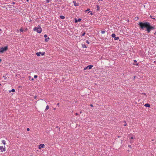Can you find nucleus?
Here are the masks:
<instances>
[{
  "instance_id": "13",
  "label": "nucleus",
  "mask_w": 156,
  "mask_h": 156,
  "mask_svg": "<svg viewBox=\"0 0 156 156\" xmlns=\"http://www.w3.org/2000/svg\"><path fill=\"white\" fill-rule=\"evenodd\" d=\"M112 37L114 38L115 37V34H112Z\"/></svg>"
},
{
  "instance_id": "11",
  "label": "nucleus",
  "mask_w": 156,
  "mask_h": 156,
  "mask_svg": "<svg viewBox=\"0 0 156 156\" xmlns=\"http://www.w3.org/2000/svg\"><path fill=\"white\" fill-rule=\"evenodd\" d=\"M60 17L61 19H63L65 18L64 16H60Z\"/></svg>"
},
{
  "instance_id": "46",
  "label": "nucleus",
  "mask_w": 156,
  "mask_h": 156,
  "mask_svg": "<svg viewBox=\"0 0 156 156\" xmlns=\"http://www.w3.org/2000/svg\"><path fill=\"white\" fill-rule=\"evenodd\" d=\"M98 10H99V6H98Z\"/></svg>"
},
{
  "instance_id": "55",
  "label": "nucleus",
  "mask_w": 156,
  "mask_h": 156,
  "mask_svg": "<svg viewBox=\"0 0 156 156\" xmlns=\"http://www.w3.org/2000/svg\"><path fill=\"white\" fill-rule=\"evenodd\" d=\"M90 12H90H88V13H89Z\"/></svg>"
},
{
  "instance_id": "4",
  "label": "nucleus",
  "mask_w": 156,
  "mask_h": 156,
  "mask_svg": "<svg viewBox=\"0 0 156 156\" xmlns=\"http://www.w3.org/2000/svg\"><path fill=\"white\" fill-rule=\"evenodd\" d=\"M0 150L2 151V152L5 151V147H4L3 146H0Z\"/></svg>"
},
{
  "instance_id": "6",
  "label": "nucleus",
  "mask_w": 156,
  "mask_h": 156,
  "mask_svg": "<svg viewBox=\"0 0 156 156\" xmlns=\"http://www.w3.org/2000/svg\"><path fill=\"white\" fill-rule=\"evenodd\" d=\"M73 3L74 4V5L75 6H78L79 5V3H76V2L75 1H73Z\"/></svg>"
},
{
  "instance_id": "56",
  "label": "nucleus",
  "mask_w": 156,
  "mask_h": 156,
  "mask_svg": "<svg viewBox=\"0 0 156 156\" xmlns=\"http://www.w3.org/2000/svg\"><path fill=\"white\" fill-rule=\"evenodd\" d=\"M120 137V136H118V137Z\"/></svg>"
},
{
  "instance_id": "41",
  "label": "nucleus",
  "mask_w": 156,
  "mask_h": 156,
  "mask_svg": "<svg viewBox=\"0 0 156 156\" xmlns=\"http://www.w3.org/2000/svg\"><path fill=\"white\" fill-rule=\"evenodd\" d=\"M31 80H33L34 79V78H32L31 79Z\"/></svg>"
},
{
  "instance_id": "5",
  "label": "nucleus",
  "mask_w": 156,
  "mask_h": 156,
  "mask_svg": "<svg viewBox=\"0 0 156 156\" xmlns=\"http://www.w3.org/2000/svg\"><path fill=\"white\" fill-rule=\"evenodd\" d=\"M44 146V144H40L39 145V149H41V148H43Z\"/></svg>"
},
{
  "instance_id": "15",
  "label": "nucleus",
  "mask_w": 156,
  "mask_h": 156,
  "mask_svg": "<svg viewBox=\"0 0 156 156\" xmlns=\"http://www.w3.org/2000/svg\"><path fill=\"white\" fill-rule=\"evenodd\" d=\"M82 47L83 48H86V45L85 44H82Z\"/></svg>"
},
{
  "instance_id": "24",
  "label": "nucleus",
  "mask_w": 156,
  "mask_h": 156,
  "mask_svg": "<svg viewBox=\"0 0 156 156\" xmlns=\"http://www.w3.org/2000/svg\"><path fill=\"white\" fill-rule=\"evenodd\" d=\"M90 10V9H87V10H85V12H87V11H89V10Z\"/></svg>"
},
{
  "instance_id": "8",
  "label": "nucleus",
  "mask_w": 156,
  "mask_h": 156,
  "mask_svg": "<svg viewBox=\"0 0 156 156\" xmlns=\"http://www.w3.org/2000/svg\"><path fill=\"white\" fill-rule=\"evenodd\" d=\"M42 31V29H37V32L39 33H41Z\"/></svg>"
},
{
  "instance_id": "58",
  "label": "nucleus",
  "mask_w": 156,
  "mask_h": 156,
  "mask_svg": "<svg viewBox=\"0 0 156 156\" xmlns=\"http://www.w3.org/2000/svg\"><path fill=\"white\" fill-rule=\"evenodd\" d=\"M1 30H0V31Z\"/></svg>"
},
{
  "instance_id": "12",
  "label": "nucleus",
  "mask_w": 156,
  "mask_h": 156,
  "mask_svg": "<svg viewBox=\"0 0 156 156\" xmlns=\"http://www.w3.org/2000/svg\"><path fill=\"white\" fill-rule=\"evenodd\" d=\"M2 142L4 145L5 144V140H2Z\"/></svg>"
},
{
  "instance_id": "50",
  "label": "nucleus",
  "mask_w": 156,
  "mask_h": 156,
  "mask_svg": "<svg viewBox=\"0 0 156 156\" xmlns=\"http://www.w3.org/2000/svg\"><path fill=\"white\" fill-rule=\"evenodd\" d=\"M156 34V32L154 33V35H155Z\"/></svg>"
},
{
  "instance_id": "17",
  "label": "nucleus",
  "mask_w": 156,
  "mask_h": 156,
  "mask_svg": "<svg viewBox=\"0 0 156 156\" xmlns=\"http://www.w3.org/2000/svg\"><path fill=\"white\" fill-rule=\"evenodd\" d=\"M101 34H104L105 33V30H102V31H101Z\"/></svg>"
},
{
  "instance_id": "47",
  "label": "nucleus",
  "mask_w": 156,
  "mask_h": 156,
  "mask_svg": "<svg viewBox=\"0 0 156 156\" xmlns=\"http://www.w3.org/2000/svg\"><path fill=\"white\" fill-rule=\"evenodd\" d=\"M26 1L27 2H28L29 1V0H26Z\"/></svg>"
},
{
  "instance_id": "30",
  "label": "nucleus",
  "mask_w": 156,
  "mask_h": 156,
  "mask_svg": "<svg viewBox=\"0 0 156 156\" xmlns=\"http://www.w3.org/2000/svg\"><path fill=\"white\" fill-rule=\"evenodd\" d=\"M47 37V35L46 34H45V35H44V37H45V38H46V37Z\"/></svg>"
},
{
  "instance_id": "45",
  "label": "nucleus",
  "mask_w": 156,
  "mask_h": 156,
  "mask_svg": "<svg viewBox=\"0 0 156 156\" xmlns=\"http://www.w3.org/2000/svg\"><path fill=\"white\" fill-rule=\"evenodd\" d=\"M90 14L92 15V13L91 12L90 13Z\"/></svg>"
},
{
  "instance_id": "44",
  "label": "nucleus",
  "mask_w": 156,
  "mask_h": 156,
  "mask_svg": "<svg viewBox=\"0 0 156 156\" xmlns=\"http://www.w3.org/2000/svg\"><path fill=\"white\" fill-rule=\"evenodd\" d=\"M136 76H134V79H135V78H136Z\"/></svg>"
},
{
  "instance_id": "7",
  "label": "nucleus",
  "mask_w": 156,
  "mask_h": 156,
  "mask_svg": "<svg viewBox=\"0 0 156 156\" xmlns=\"http://www.w3.org/2000/svg\"><path fill=\"white\" fill-rule=\"evenodd\" d=\"M93 66L91 65H89L88 66H87V67L88 69H90L92 68V67Z\"/></svg>"
},
{
  "instance_id": "37",
  "label": "nucleus",
  "mask_w": 156,
  "mask_h": 156,
  "mask_svg": "<svg viewBox=\"0 0 156 156\" xmlns=\"http://www.w3.org/2000/svg\"><path fill=\"white\" fill-rule=\"evenodd\" d=\"M134 62H135V63H136V62H137V61H136V60H134Z\"/></svg>"
},
{
  "instance_id": "20",
  "label": "nucleus",
  "mask_w": 156,
  "mask_h": 156,
  "mask_svg": "<svg viewBox=\"0 0 156 156\" xmlns=\"http://www.w3.org/2000/svg\"><path fill=\"white\" fill-rule=\"evenodd\" d=\"M20 31H21V32H23V29L22 28H21L20 29Z\"/></svg>"
},
{
  "instance_id": "57",
  "label": "nucleus",
  "mask_w": 156,
  "mask_h": 156,
  "mask_svg": "<svg viewBox=\"0 0 156 156\" xmlns=\"http://www.w3.org/2000/svg\"><path fill=\"white\" fill-rule=\"evenodd\" d=\"M59 103H58V104H57V105H59Z\"/></svg>"
},
{
  "instance_id": "34",
  "label": "nucleus",
  "mask_w": 156,
  "mask_h": 156,
  "mask_svg": "<svg viewBox=\"0 0 156 156\" xmlns=\"http://www.w3.org/2000/svg\"><path fill=\"white\" fill-rule=\"evenodd\" d=\"M11 3L12 4H15V2H12Z\"/></svg>"
},
{
  "instance_id": "51",
  "label": "nucleus",
  "mask_w": 156,
  "mask_h": 156,
  "mask_svg": "<svg viewBox=\"0 0 156 156\" xmlns=\"http://www.w3.org/2000/svg\"><path fill=\"white\" fill-rule=\"evenodd\" d=\"M103 0H98V1H102Z\"/></svg>"
},
{
  "instance_id": "40",
  "label": "nucleus",
  "mask_w": 156,
  "mask_h": 156,
  "mask_svg": "<svg viewBox=\"0 0 156 156\" xmlns=\"http://www.w3.org/2000/svg\"><path fill=\"white\" fill-rule=\"evenodd\" d=\"M75 115H78V114L77 113H76L75 114Z\"/></svg>"
},
{
  "instance_id": "31",
  "label": "nucleus",
  "mask_w": 156,
  "mask_h": 156,
  "mask_svg": "<svg viewBox=\"0 0 156 156\" xmlns=\"http://www.w3.org/2000/svg\"><path fill=\"white\" fill-rule=\"evenodd\" d=\"M88 68H87V67H85V68H84V70H86Z\"/></svg>"
},
{
  "instance_id": "53",
  "label": "nucleus",
  "mask_w": 156,
  "mask_h": 156,
  "mask_svg": "<svg viewBox=\"0 0 156 156\" xmlns=\"http://www.w3.org/2000/svg\"><path fill=\"white\" fill-rule=\"evenodd\" d=\"M150 17H151V18H152V16H150Z\"/></svg>"
},
{
  "instance_id": "1",
  "label": "nucleus",
  "mask_w": 156,
  "mask_h": 156,
  "mask_svg": "<svg viewBox=\"0 0 156 156\" xmlns=\"http://www.w3.org/2000/svg\"><path fill=\"white\" fill-rule=\"evenodd\" d=\"M139 25L142 30H144L145 28H146L145 30L148 33H149L151 30L154 29L155 28V26H152L150 23L148 22H140L139 23Z\"/></svg>"
},
{
  "instance_id": "26",
  "label": "nucleus",
  "mask_w": 156,
  "mask_h": 156,
  "mask_svg": "<svg viewBox=\"0 0 156 156\" xmlns=\"http://www.w3.org/2000/svg\"><path fill=\"white\" fill-rule=\"evenodd\" d=\"M85 32H84L82 34V36H83L85 35Z\"/></svg>"
},
{
  "instance_id": "49",
  "label": "nucleus",
  "mask_w": 156,
  "mask_h": 156,
  "mask_svg": "<svg viewBox=\"0 0 156 156\" xmlns=\"http://www.w3.org/2000/svg\"><path fill=\"white\" fill-rule=\"evenodd\" d=\"M2 61V60L1 59H0V62H1V61Z\"/></svg>"
},
{
  "instance_id": "54",
  "label": "nucleus",
  "mask_w": 156,
  "mask_h": 156,
  "mask_svg": "<svg viewBox=\"0 0 156 156\" xmlns=\"http://www.w3.org/2000/svg\"><path fill=\"white\" fill-rule=\"evenodd\" d=\"M1 83H0V86H1Z\"/></svg>"
},
{
  "instance_id": "2",
  "label": "nucleus",
  "mask_w": 156,
  "mask_h": 156,
  "mask_svg": "<svg viewBox=\"0 0 156 156\" xmlns=\"http://www.w3.org/2000/svg\"><path fill=\"white\" fill-rule=\"evenodd\" d=\"M8 48L7 45L4 47H1L0 48V53H2L5 51H6L8 50Z\"/></svg>"
},
{
  "instance_id": "48",
  "label": "nucleus",
  "mask_w": 156,
  "mask_h": 156,
  "mask_svg": "<svg viewBox=\"0 0 156 156\" xmlns=\"http://www.w3.org/2000/svg\"><path fill=\"white\" fill-rule=\"evenodd\" d=\"M90 106H91V107H93V105H90Z\"/></svg>"
},
{
  "instance_id": "42",
  "label": "nucleus",
  "mask_w": 156,
  "mask_h": 156,
  "mask_svg": "<svg viewBox=\"0 0 156 156\" xmlns=\"http://www.w3.org/2000/svg\"><path fill=\"white\" fill-rule=\"evenodd\" d=\"M96 7H97V8H98V5H96ZM97 9L98 10V9Z\"/></svg>"
},
{
  "instance_id": "21",
  "label": "nucleus",
  "mask_w": 156,
  "mask_h": 156,
  "mask_svg": "<svg viewBox=\"0 0 156 156\" xmlns=\"http://www.w3.org/2000/svg\"><path fill=\"white\" fill-rule=\"evenodd\" d=\"M81 19L80 18H79L77 20L78 22H80L81 21Z\"/></svg>"
},
{
  "instance_id": "36",
  "label": "nucleus",
  "mask_w": 156,
  "mask_h": 156,
  "mask_svg": "<svg viewBox=\"0 0 156 156\" xmlns=\"http://www.w3.org/2000/svg\"><path fill=\"white\" fill-rule=\"evenodd\" d=\"M27 28H26L25 30H24V31H27Z\"/></svg>"
},
{
  "instance_id": "35",
  "label": "nucleus",
  "mask_w": 156,
  "mask_h": 156,
  "mask_svg": "<svg viewBox=\"0 0 156 156\" xmlns=\"http://www.w3.org/2000/svg\"><path fill=\"white\" fill-rule=\"evenodd\" d=\"M134 65H136V66H138V63H136V64H133Z\"/></svg>"
},
{
  "instance_id": "25",
  "label": "nucleus",
  "mask_w": 156,
  "mask_h": 156,
  "mask_svg": "<svg viewBox=\"0 0 156 156\" xmlns=\"http://www.w3.org/2000/svg\"><path fill=\"white\" fill-rule=\"evenodd\" d=\"M37 75H35L34 76V78H37Z\"/></svg>"
},
{
  "instance_id": "39",
  "label": "nucleus",
  "mask_w": 156,
  "mask_h": 156,
  "mask_svg": "<svg viewBox=\"0 0 156 156\" xmlns=\"http://www.w3.org/2000/svg\"><path fill=\"white\" fill-rule=\"evenodd\" d=\"M126 123H125V124H124V126H126Z\"/></svg>"
},
{
  "instance_id": "29",
  "label": "nucleus",
  "mask_w": 156,
  "mask_h": 156,
  "mask_svg": "<svg viewBox=\"0 0 156 156\" xmlns=\"http://www.w3.org/2000/svg\"><path fill=\"white\" fill-rule=\"evenodd\" d=\"M86 42L87 43V44H89V41H88V40L86 41Z\"/></svg>"
},
{
  "instance_id": "18",
  "label": "nucleus",
  "mask_w": 156,
  "mask_h": 156,
  "mask_svg": "<svg viewBox=\"0 0 156 156\" xmlns=\"http://www.w3.org/2000/svg\"><path fill=\"white\" fill-rule=\"evenodd\" d=\"M49 108V107L48 105H47L46 107L45 110H48Z\"/></svg>"
},
{
  "instance_id": "14",
  "label": "nucleus",
  "mask_w": 156,
  "mask_h": 156,
  "mask_svg": "<svg viewBox=\"0 0 156 156\" xmlns=\"http://www.w3.org/2000/svg\"><path fill=\"white\" fill-rule=\"evenodd\" d=\"M37 29H38V28H37V27H35L34 29V31H35L36 30L37 31Z\"/></svg>"
},
{
  "instance_id": "28",
  "label": "nucleus",
  "mask_w": 156,
  "mask_h": 156,
  "mask_svg": "<svg viewBox=\"0 0 156 156\" xmlns=\"http://www.w3.org/2000/svg\"><path fill=\"white\" fill-rule=\"evenodd\" d=\"M50 0H46V1H47L46 2L47 3H49L50 2Z\"/></svg>"
},
{
  "instance_id": "32",
  "label": "nucleus",
  "mask_w": 156,
  "mask_h": 156,
  "mask_svg": "<svg viewBox=\"0 0 156 156\" xmlns=\"http://www.w3.org/2000/svg\"><path fill=\"white\" fill-rule=\"evenodd\" d=\"M130 139H135V138H134L133 136H131L130 138Z\"/></svg>"
},
{
  "instance_id": "16",
  "label": "nucleus",
  "mask_w": 156,
  "mask_h": 156,
  "mask_svg": "<svg viewBox=\"0 0 156 156\" xmlns=\"http://www.w3.org/2000/svg\"><path fill=\"white\" fill-rule=\"evenodd\" d=\"M119 39V37H114V40H118Z\"/></svg>"
},
{
  "instance_id": "52",
  "label": "nucleus",
  "mask_w": 156,
  "mask_h": 156,
  "mask_svg": "<svg viewBox=\"0 0 156 156\" xmlns=\"http://www.w3.org/2000/svg\"><path fill=\"white\" fill-rule=\"evenodd\" d=\"M57 1H58V2L60 1V0H57Z\"/></svg>"
},
{
  "instance_id": "22",
  "label": "nucleus",
  "mask_w": 156,
  "mask_h": 156,
  "mask_svg": "<svg viewBox=\"0 0 156 156\" xmlns=\"http://www.w3.org/2000/svg\"><path fill=\"white\" fill-rule=\"evenodd\" d=\"M3 77H4L5 80H6L7 79V77L6 76V75L5 76H3Z\"/></svg>"
},
{
  "instance_id": "33",
  "label": "nucleus",
  "mask_w": 156,
  "mask_h": 156,
  "mask_svg": "<svg viewBox=\"0 0 156 156\" xmlns=\"http://www.w3.org/2000/svg\"><path fill=\"white\" fill-rule=\"evenodd\" d=\"M27 131H29L30 130V129L29 128H27Z\"/></svg>"
},
{
  "instance_id": "3",
  "label": "nucleus",
  "mask_w": 156,
  "mask_h": 156,
  "mask_svg": "<svg viewBox=\"0 0 156 156\" xmlns=\"http://www.w3.org/2000/svg\"><path fill=\"white\" fill-rule=\"evenodd\" d=\"M36 55L37 56H39L41 55H44L45 54V52H37L36 53Z\"/></svg>"
},
{
  "instance_id": "27",
  "label": "nucleus",
  "mask_w": 156,
  "mask_h": 156,
  "mask_svg": "<svg viewBox=\"0 0 156 156\" xmlns=\"http://www.w3.org/2000/svg\"><path fill=\"white\" fill-rule=\"evenodd\" d=\"M75 23L77 22H78L77 20L76 19H75Z\"/></svg>"
},
{
  "instance_id": "38",
  "label": "nucleus",
  "mask_w": 156,
  "mask_h": 156,
  "mask_svg": "<svg viewBox=\"0 0 156 156\" xmlns=\"http://www.w3.org/2000/svg\"><path fill=\"white\" fill-rule=\"evenodd\" d=\"M128 147H129L131 148V146L130 145H128Z\"/></svg>"
},
{
  "instance_id": "43",
  "label": "nucleus",
  "mask_w": 156,
  "mask_h": 156,
  "mask_svg": "<svg viewBox=\"0 0 156 156\" xmlns=\"http://www.w3.org/2000/svg\"><path fill=\"white\" fill-rule=\"evenodd\" d=\"M152 18V19H155V18H153V17H152V18Z\"/></svg>"
},
{
  "instance_id": "23",
  "label": "nucleus",
  "mask_w": 156,
  "mask_h": 156,
  "mask_svg": "<svg viewBox=\"0 0 156 156\" xmlns=\"http://www.w3.org/2000/svg\"><path fill=\"white\" fill-rule=\"evenodd\" d=\"M37 27V28H38V29H41V28L40 26L39 25H38V26Z\"/></svg>"
},
{
  "instance_id": "10",
  "label": "nucleus",
  "mask_w": 156,
  "mask_h": 156,
  "mask_svg": "<svg viewBox=\"0 0 156 156\" xmlns=\"http://www.w3.org/2000/svg\"><path fill=\"white\" fill-rule=\"evenodd\" d=\"M49 37H48L47 38H46L45 39V41L46 42H48V40H49Z\"/></svg>"
},
{
  "instance_id": "19",
  "label": "nucleus",
  "mask_w": 156,
  "mask_h": 156,
  "mask_svg": "<svg viewBox=\"0 0 156 156\" xmlns=\"http://www.w3.org/2000/svg\"><path fill=\"white\" fill-rule=\"evenodd\" d=\"M11 91H12V92H14L15 91V90L14 89H12L11 90V91H10V92Z\"/></svg>"
},
{
  "instance_id": "9",
  "label": "nucleus",
  "mask_w": 156,
  "mask_h": 156,
  "mask_svg": "<svg viewBox=\"0 0 156 156\" xmlns=\"http://www.w3.org/2000/svg\"><path fill=\"white\" fill-rule=\"evenodd\" d=\"M144 106L147 107H150V105L149 104L147 103L145 104Z\"/></svg>"
}]
</instances>
